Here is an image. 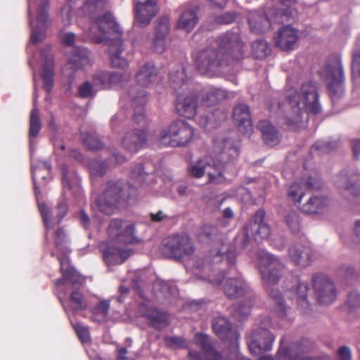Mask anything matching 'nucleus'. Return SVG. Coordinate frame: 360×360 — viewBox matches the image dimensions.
<instances>
[{
	"mask_svg": "<svg viewBox=\"0 0 360 360\" xmlns=\"http://www.w3.org/2000/svg\"><path fill=\"white\" fill-rule=\"evenodd\" d=\"M324 75L328 82V88L333 98L340 97L344 91L345 73L340 57L331 55L327 59Z\"/></svg>",
	"mask_w": 360,
	"mask_h": 360,
	"instance_id": "nucleus-10",
	"label": "nucleus"
},
{
	"mask_svg": "<svg viewBox=\"0 0 360 360\" xmlns=\"http://www.w3.org/2000/svg\"><path fill=\"white\" fill-rule=\"evenodd\" d=\"M175 106L179 115L191 119L196 114L198 97L193 93L185 96L178 93Z\"/></svg>",
	"mask_w": 360,
	"mask_h": 360,
	"instance_id": "nucleus-23",
	"label": "nucleus"
},
{
	"mask_svg": "<svg viewBox=\"0 0 360 360\" xmlns=\"http://www.w3.org/2000/svg\"><path fill=\"white\" fill-rule=\"evenodd\" d=\"M137 317L143 318L148 326L157 330H162L169 326V315L167 313L158 310L148 302H140L135 309Z\"/></svg>",
	"mask_w": 360,
	"mask_h": 360,
	"instance_id": "nucleus-13",
	"label": "nucleus"
},
{
	"mask_svg": "<svg viewBox=\"0 0 360 360\" xmlns=\"http://www.w3.org/2000/svg\"><path fill=\"white\" fill-rule=\"evenodd\" d=\"M129 97L134 109L133 120L140 125L146 123L143 106L148 101V95L143 90H137L136 88L130 89Z\"/></svg>",
	"mask_w": 360,
	"mask_h": 360,
	"instance_id": "nucleus-21",
	"label": "nucleus"
},
{
	"mask_svg": "<svg viewBox=\"0 0 360 360\" xmlns=\"http://www.w3.org/2000/svg\"><path fill=\"white\" fill-rule=\"evenodd\" d=\"M212 328L214 334L222 341L231 345L238 344L239 333L226 317L221 316L214 317L212 321Z\"/></svg>",
	"mask_w": 360,
	"mask_h": 360,
	"instance_id": "nucleus-17",
	"label": "nucleus"
},
{
	"mask_svg": "<svg viewBox=\"0 0 360 360\" xmlns=\"http://www.w3.org/2000/svg\"><path fill=\"white\" fill-rule=\"evenodd\" d=\"M224 147L221 148L219 162H210L209 161L206 171L207 175V184H221L226 181L224 175L226 163L236 160L239 155V149L235 146H231L228 140H224Z\"/></svg>",
	"mask_w": 360,
	"mask_h": 360,
	"instance_id": "nucleus-8",
	"label": "nucleus"
},
{
	"mask_svg": "<svg viewBox=\"0 0 360 360\" xmlns=\"http://www.w3.org/2000/svg\"><path fill=\"white\" fill-rule=\"evenodd\" d=\"M131 78L128 72L122 73L114 71L102 70L92 76V82L97 90H106L112 88L123 87Z\"/></svg>",
	"mask_w": 360,
	"mask_h": 360,
	"instance_id": "nucleus-12",
	"label": "nucleus"
},
{
	"mask_svg": "<svg viewBox=\"0 0 360 360\" xmlns=\"http://www.w3.org/2000/svg\"><path fill=\"white\" fill-rule=\"evenodd\" d=\"M311 281L316 300L319 303L330 304L335 300V286L326 275L321 273L315 274Z\"/></svg>",
	"mask_w": 360,
	"mask_h": 360,
	"instance_id": "nucleus-15",
	"label": "nucleus"
},
{
	"mask_svg": "<svg viewBox=\"0 0 360 360\" xmlns=\"http://www.w3.org/2000/svg\"><path fill=\"white\" fill-rule=\"evenodd\" d=\"M335 184L350 201L360 203V176L358 174L341 172L335 176Z\"/></svg>",
	"mask_w": 360,
	"mask_h": 360,
	"instance_id": "nucleus-14",
	"label": "nucleus"
},
{
	"mask_svg": "<svg viewBox=\"0 0 360 360\" xmlns=\"http://www.w3.org/2000/svg\"><path fill=\"white\" fill-rule=\"evenodd\" d=\"M49 6V0H40L38 8L37 20L39 23H41V28H34L31 34L30 41L33 44L39 42L44 35L45 25L48 20V8Z\"/></svg>",
	"mask_w": 360,
	"mask_h": 360,
	"instance_id": "nucleus-28",
	"label": "nucleus"
},
{
	"mask_svg": "<svg viewBox=\"0 0 360 360\" xmlns=\"http://www.w3.org/2000/svg\"><path fill=\"white\" fill-rule=\"evenodd\" d=\"M108 169V162L107 160H92L90 163L91 174L94 176H103Z\"/></svg>",
	"mask_w": 360,
	"mask_h": 360,
	"instance_id": "nucleus-52",
	"label": "nucleus"
},
{
	"mask_svg": "<svg viewBox=\"0 0 360 360\" xmlns=\"http://www.w3.org/2000/svg\"><path fill=\"white\" fill-rule=\"evenodd\" d=\"M216 232L217 229L212 225L204 224L198 230V237L200 240L210 238L212 236L214 235Z\"/></svg>",
	"mask_w": 360,
	"mask_h": 360,
	"instance_id": "nucleus-61",
	"label": "nucleus"
},
{
	"mask_svg": "<svg viewBox=\"0 0 360 360\" xmlns=\"http://www.w3.org/2000/svg\"><path fill=\"white\" fill-rule=\"evenodd\" d=\"M90 63V52L89 50L85 48L77 47L69 56L66 65L70 69L77 70L89 65Z\"/></svg>",
	"mask_w": 360,
	"mask_h": 360,
	"instance_id": "nucleus-31",
	"label": "nucleus"
},
{
	"mask_svg": "<svg viewBox=\"0 0 360 360\" xmlns=\"http://www.w3.org/2000/svg\"><path fill=\"white\" fill-rule=\"evenodd\" d=\"M244 46L238 32H226L197 54L196 70L201 75H212L222 65L242 59Z\"/></svg>",
	"mask_w": 360,
	"mask_h": 360,
	"instance_id": "nucleus-3",
	"label": "nucleus"
},
{
	"mask_svg": "<svg viewBox=\"0 0 360 360\" xmlns=\"http://www.w3.org/2000/svg\"><path fill=\"white\" fill-rule=\"evenodd\" d=\"M225 98V92L219 89H211L202 96V103L205 106H212Z\"/></svg>",
	"mask_w": 360,
	"mask_h": 360,
	"instance_id": "nucleus-43",
	"label": "nucleus"
},
{
	"mask_svg": "<svg viewBox=\"0 0 360 360\" xmlns=\"http://www.w3.org/2000/svg\"><path fill=\"white\" fill-rule=\"evenodd\" d=\"M193 342L200 347L205 354V360H224L221 353L215 349L214 342L208 335L203 333H195Z\"/></svg>",
	"mask_w": 360,
	"mask_h": 360,
	"instance_id": "nucleus-25",
	"label": "nucleus"
},
{
	"mask_svg": "<svg viewBox=\"0 0 360 360\" xmlns=\"http://www.w3.org/2000/svg\"><path fill=\"white\" fill-rule=\"evenodd\" d=\"M105 0H85L81 10L89 17L92 24L89 28V32H94V30L97 29L102 35L96 39V42H108L112 66L124 69L129 63L126 59L120 56L124 50L123 40L120 37L122 30L111 13L100 14L105 9Z\"/></svg>",
	"mask_w": 360,
	"mask_h": 360,
	"instance_id": "nucleus-1",
	"label": "nucleus"
},
{
	"mask_svg": "<svg viewBox=\"0 0 360 360\" xmlns=\"http://www.w3.org/2000/svg\"><path fill=\"white\" fill-rule=\"evenodd\" d=\"M99 249L103 254L104 262L108 265L121 264L131 255L129 250L111 246L106 242L101 243Z\"/></svg>",
	"mask_w": 360,
	"mask_h": 360,
	"instance_id": "nucleus-20",
	"label": "nucleus"
},
{
	"mask_svg": "<svg viewBox=\"0 0 360 360\" xmlns=\"http://www.w3.org/2000/svg\"><path fill=\"white\" fill-rule=\"evenodd\" d=\"M147 144V134L143 129H137L127 132L122 139L123 147L136 153Z\"/></svg>",
	"mask_w": 360,
	"mask_h": 360,
	"instance_id": "nucleus-26",
	"label": "nucleus"
},
{
	"mask_svg": "<svg viewBox=\"0 0 360 360\" xmlns=\"http://www.w3.org/2000/svg\"><path fill=\"white\" fill-rule=\"evenodd\" d=\"M252 51L256 58L261 60L266 58L270 54L271 49L266 41L259 39L252 42Z\"/></svg>",
	"mask_w": 360,
	"mask_h": 360,
	"instance_id": "nucleus-47",
	"label": "nucleus"
},
{
	"mask_svg": "<svg viewBox=\"0 0 360 360\" xmlns=\"http://www.w3.org/2000/svg\"><path fill=\"white\" fill-rule=\"evenodd\" d=\"M258 267L262 279L266 288L276 284L281 276L283 265L281 262L264 250H259L257 252ZM270 297L276 302V311L281 318L286 316L287 308L285 306L281 295L278 290L268 289Z\"/></svg>",
	"mask_w": 360,
	"mask_h": 360,
	"instance_id": "nucleus-5",
	"label": "nucleus"
},
{
	"mask_svg": "<svg viewBox=\"0 0 360 360\" xmlns=\"http://www.w3.org/2000/svg\"><path fill=\"white\" fill-rule=\"evenodd\" d=\"M292 345L296 354H298L299 356L308 353L314 349L313 342L306 338H302L299 341L293 342Z\"/></svg>",
	"mask_w": 360,
	"mask_h": 360,
	"instance_id": "nucleus-50",
	"label": "nucleus"
},
{
	"mask_svg": "<svg viewBox=\"0 0 360 360\" xmlns=\"http://www.w3.org/2000/svg\"><path fill=\"white\" fill-rule=\"evenodd\" d=\"M309 287L306 282H299L297 285L296 294L297 307L304 314H307L310 310L309 304L307 300V294Z\"/></svg>",
	"mask_w": 360,
	"mask_h": 360,
	"instance_id": "nucleus-37",
	"label": "nucleus"
},
{
	"mask_svg": "<svg viewBox=\"0 0 360 360\" xmlns=\"http://www.w3.org/2000/svg\"><path fill=\"white\" fill-rule=\"evenodd\" d=\"M39 210L42 218L44 226L46 230L45 236L47 237L49 231L53 229L55 226L60 225L63 219L68 213V207L65 202H60L58 204L56 208V220L52 217L51 210L46 203L39 204Z\"/></svg>",
	"mask_w": 360,
	"mask_h": 360,
	"instance_id": "nucleus-18",
	"label": "nucleus"
},
{
	"mask_svg": "<svg viewBox=\"0 0 360 360\" xmlns=\"http://www.w3.org/2000/svg\"><path fill=\"white\" fill-rule=\"evenodd\" d=\"M233 120L238 129L243 134H248L252 130L249 107L245 104L236 106L233 110Z\"/></svg>",
	"mask_w": 360,
	"mask_h": 360,
	"instance_id": "nucleus-27",
	"label": "nucleus"
},
{
	"mask_svg": "<svg viewBox=\"0 0 360 360\" xmlns=\"http://www.w3.org/2000/svg\"><path fill=\"white\" fill-rule=\"evenodd\" d=\"M155 37H161L166 38L169 32V20L166 16H162L156 21L155 27Z\"/></svg>",
	"mask_w": 360,
	"mask_h": 360,
	"instance_id": "nucleus-53",
	"label": "nucleus"
},
{
	"mask_svg": "<svg viewBox=\"0 0 360 360\" xmlns=\"http://www.w3.org/2000/svg\"><path fill=\"white\" fill-rule=\"evenodd\" d=\"M352 71L353 75L360 77V50H354L352 53Z\"/></svg>",
	"mask_w": 360,
	"mask_h": 360,
	"instance_id": "nucleus-64",
	"label": "nucleus"
},
{
	"mask_svg": "<svg viewBox=\"0 0 360 360\" xmlns=\"http://www.w3.org/2000/svg\"><path fill=\"white\" fill-rule=\"evenodd\" d=\"M198 8H188L186 9L180 15L177 23L176 28L184 30L187 32L192 31L198 22Z\"/></svg>",
	"mask_w": 360,
	"mask_h": 360,
	"instance_id": "nucleus-35",
	"label": "nucleus"
},
{
	"mask_svg": "<svg viewBox=\"0 0 360 360\" xmlns=\"http://www.w3.org/2000/svg\"><path fill=\"white\" fill-rule=\"evenodd\" d=\"M158 79V72L154 63H146L140 68L136 75V79L139 85L148 87L155 84Z\"/></svg>",
	"mask_w": 360,
	"mask_h": 360,
	"instance_id": "nucleus-29",
	"label": "nucleus"
},
{
	"mask_svg": "<svg viewBox=\"0 0 360 360\" xmlns=\"http://www.w3.org/2000/svg\"><path fill=\"white\" fill-rule=\"evenodd\" d=\"M68 302L70 309L73 311H83L88 307V303L84 295L76 290L70 293Z\"/></svg>",
	"mask_w": 360,
	"mask_h": 360,
	"instance_id": "nucleus-42",
	"label": "nucleus"
},
{
	"mask_svg": "<svg viewBox=\"0 0 360 360\" xmlns=\"http://www.w3.org/2000/svg\"><path fill=\"white\" fill-rule=\"evenodd\" d=\"M146 175L147 174L144 172L143 167L141 164L136 165L130 174L131 179L140 185L144 181Z\"/></svg>",
	"mask_w": 360,
	"mask_h": 360,
	"instance_id": "nucleus-59",
	"label": "nucleus"
},
{
	"mask_svg": "<svg viewBox=\"0 0 360 360\" xmlns=\"http://www.w3.org/2000/svg\"><path fill=\"white\" fill-rule=\"evenodd\" d=\"M74 329L82 342H88L91 340L88 328L79 323L74 325Z\"/></svg>",
	"mask_w": 360,
	"mask_h": 360,
	"instance_id": "nucleus-62",
	"label": "nucleus"
},
{
	"mask_svg": "<svg viewBox=\"0 0 360 360\" xmlns=\"http://www.w3.org/2000/svg\"><path fill=\"white\" fill-rule=\"evenodd\" d=\"M162 252L168 257L181 259L191 257L195 252V247L187 233H177L169 236L163 240Z\"/></svg>",
	"mask_w": 360,
	"mask_h": 360,
	"instance_id": "nucleus-9",
	"label": "nucleus"
},
{
	"mask_svg": "<svg viewBox=\"0 0 360 360\" xmlns=\"http://www.w3.org/2000/svg\"><path fill=\"white\" fill-rule=\"evenodd\" d=\"M110 307L109 300H105L98 302L91 310L92 320L96 322H103L106 321L108 316Z\"/></svg>",
	"mask_w": 360,
	"mask_h": 360,
	"instance_id": "nucleus-39",
	"label": "nucleus"
},
{
	"mask_svg": "<svg viewBox=\"0 0 360 360\" xmlns=\"http://www.w3.org/2000/svg\"><path fill=\"white\" fill-rule=\"evenodd\" d=\"M257 127L261 131L262 139L266 145L274 146L279 143V133L269 121L260 120Z\"/></svg>",
	"mask_w": 360,
	"mask_h": 360,
	"instance_id": "nucleus-33",
	"label": "nucleus"
},
{
	"mask_svg": "<svg viewBox=\"0 0 360 360\" xmlns=\"http://www.w3.org/2000/svg\"><path fill=\"white\" fill-rule=\"evenodd\" d=\"M53 239L56 248L63 255H66L70 252V248L67 246L69 241L68 236L63 226H58L53 233Z\"/></svg>",
	"mask_w": 360,
	"mask_h": 360,
	"instance_id": "nucleus-38",
	"label": "nucleus"
},
{
	"mask_svg": "<svg viewBox=\"0 0 360 360\" xmlns=\"http://www.w3.org/2000/svg\"><path fill=\"white\" fill-rule=\"evenodd\" d=\"M134 229L135 226L134 224H127L124 226L122 231L119 233V236L117 237V239L125 243H134L136 240L134 236Z\"/></svg>",
	"mask_w": 360,
	"mask_h": 360,
	"instance_id": "nucleus-51",
	"label": "nucleus"
},
{
	"mask_svg": "<svg viewBox=\"0 0 360 360\" xmlns=\"http://www.w3.org/2000/svg\"><path fill=\"white\" fill-rule=\"evenodd\" d=\"M338 146L335 141H319L316 142L311 148L310 153L318 152L319 153H328L335 149Z\"/></svg>",
	"mask_w": 360,
	"mask_h": 360,
	"instance_id": "nucleus-55",
	"label": "nucleus"
},
{
	"mask_svg": "<svg viewBox=\"0 0 360 360\" xmlns=\"http://www.w3.org/2000/svg\"><path fill=\"white\" fill-rule=\"evenodd\" d=\"M157 4V0H146L145 2H137L134 7L135 22L141 27L147 26L158 12Z\"/></svg>",
	"mask_w": 360,
	"mask_h": 360,
	"instance_id": "nucleus-19",
	"label": "nucleus"
},
{
	"mask_svg": "<svg viewBox=\"0 0 360 360\" xmlns=\"http://www.w3.org/2000/svg\"><path fill=\"white\" fill-rule=\"evenodd\" d=\"M220 113V111L216 110L213 112H208L207 114L201 116L198 119V124L201 127L204 129H210L215 127L216 120L215 116Z\"/></svg>",
	"mask_w": 360,
	"mask_h": 360,
	"instance_id": "nucleus-56",
	"label": "nucleus"
},
{
	"mask_svg": "<svg viewBox=\"0 0 360 360\" xmlns=\"http://www.w3.org/2000/svg\"><path fill=\"white\" fill-rule=\"evenodd\" d=\"M136 193L135 186L126 184L121 179H111L103 185L101 193L95 198L94 205L101 213L111 215L121 204L127 202Z\"/></svg>",
	"mask_w": 360,
	"mask_h": 360,
	"instance_id": "nucleus-6",
	"label": "nucleus"
},
{
	"mask_svg": "<svg viewBox=\"0 0 360 360\" xmlns=\"http://www.w3.org/2000/svg\"><path fill=\"white\" fill-rule=\"evenodd\" d=\"M209 161L208 158H205L198 160L196 162L191 165L188 169V174L189 176L196 179L202 177L206 174Z\"/></svg>",
	"mask_w": 360,
	"mask_h": 360,
	"instance_id": "nucleus-46",
	"label": "nucleus"
},
{
	"mask_svg": "<svg viewBox=\"0 0 360 360\" xmlns=\"http://www.w3.org/2000/svg\"><path fill=\"white\" fill-rule=\"evenodd\" d=\"M248 20L251 32L256 34H262L271 27L270 20L264 13L250 12Z\"/></svg>",
	"mask_w": 360,
	"mask_h": 360,
	"instance_id": "nucleus-32",
	"label": "nucleus"
},
{
	"mask_svg": "<svg viewBox=\"0 0 360 360\" xmlns=\"http://www.w3.org/2000/svg\"><path fill=\"white\" fill-rule=\"evenodd\" d=\"M235 217L234 212L231 207H226L222 211V219H219L218 223L223 227L227 226L231 220Z\"/></svg>",
	"mask_w": 360,
	"mask_h": 360,
	"instance_id": "nucleus-63",
	"label": "nucleus"
},
{
	"mask_svg": "<svg viewBox=\"0 0 360 360\" xmlns=\"http://www.w3.org/2000/svg\"><path fill=\"white\" fill-rule=\"evenodd\" d=\"M170 85L172 89L177 91L179 89H184L186 86L185 69L181 65H179L176 71L169 73Z\"/></svg>",
	"mask_w": 360,
	"mask_h": 360,
	"instance_id": "nucleus-40",
	"label": "nucleus"
},
{
	"mask_svg": "<svg viewBox=\"0 0 360 360\" xmlns=\"http://www.w3.org/2000/svg\"><path fill=\"white\" fill-rule=\"evenodd\" d=\"M194 136L195 129L191 125L184 120H176L160 131L158 141L165 146L183 147L189 144Z\"/></svg>",
	"mask_w": 360,
	"mask_h": 360,
	"instance_id": "nucleus-7",
	"label": "nucleus"
},
{
	"mask_svg": "<svg viewBox=\"0 0 360 360\" xmlns=\"http://www.w3.org/2000/svg\"><path fill=\"white\" fill-rule=\"evenodd\" d=\"M82 143L84 146L93 151L101 150L103 148V143L95 134L89 132H82Z\"/></svg>",
	"mask_w": 360,
	"mask_h": 360,
	"instance_id": "nucleus-45",
	"label": "nucleus"
},
{
	"mask_svg": "<svg viewBox=\"0 0 360 360\" xmlns=\"http://www.w3.org/2000/svg\"><path fill=\"white\" fill-rule=\"evenodd\" d=\"M124 221L119 219H112L108 225V231L109 234L115 236L116 238L119 236V233L124 228Z\"/></svg>",
	"mask_w": 360,
	"mask_h": 360,
	"instance_id": "nucleus-60",
	"label": "nucleus"
},
{
	"mask_svg": "<svg viewBox=\"0 0 360 360\" xmlns=\"http://www.w3.org/2000/svg\"><path fill=\"white\" fill-rule=\"evenodd\" d=\"M253 306V300L252 298H248L241 304L234 307L232 311V315L234 318L239 321L245 319L250 314Z\"/></svg>",
	"mask_w": 360,
	"mask_h": 360,
	"instance_id": "nucleus-48",
	"label": "nucleus"
},
{
	"mask_svg": "<svg viewBox=\"0 0 360 360\" xmlns=\"http://www.w3.org/2000/svg\"><path fill=\"white\" fill-rule=\"evenodd\" d=\"M285 221L292 233H297L300 231L301 220L299 214L295 211H289L285 216Z\"/></svg>",
	"mask_w": 360,
	"mask_h": 360,
	"instance_id": "nucleus-49",
	"label": "nucleus"
},
{
	"mask_svg": "<svg viewBox=\"0 0 360 360\" xmlns=\"http://www.w3.org/2000/svg\"><path fill=\"white\" fill-rule=\"evenodd\" d=\"M274 336L267 329L258 328L252 332L247 338L250 352L255 356L271 350Z\"/></svg>",
	"mask_w": 360,
	"mask_h": 360,
	"instance_id": "nucleus-16",
	"label": "nucleus"
},
{
	"mask_svg": "<svg viewBox=\"0 0 360 360\" xmlns=\"http://www.w3.org/2000/svg\"><path fill=\"white\" fill-rule=\"evenodd\" d=\"M166 346L171 349L188 348L186 340L182 337L166 335L164 338Z\"/></svg>",
	"mask_w": 360,
	"mask_h": 360,
	"instance_id": "nucleus-54",
	"label": "nucleus"
},
{
	"mask_svg": "<svg viewBox=\"0 0 360 360\" xmlns=\"http://www.w3.org/2000/svg\"><path fill=\"white\" fill-rule=\"evenodd\" d=\"M290 259L296 265L307 266L314 259L315 254L309 245L301 243L295 244L288 250Z\"/></svg>",
	"mask_w": 360,
	"mask_h": 360,
	"instance_id": "nucleus-22",
	"label": "nucleus"
},
{
	"mask_svg": "<svg viewBox=\"0 0 360 360\" xmlns=\"http://www.w3.org/2000/svg\"><path fill=\"white\" fill-rule=\"evenodd\" d=\"M286 99L291 105L294 115L292 117L285 116L283 118V124L290 130H296L302 120V110L300 103H303L308 113L317 115L321 110L319 101V94L315 84L311 82L304 83L302 85L300 93L291 89L288 91Z\"/></svg>",
	"mask_w": 360,
	"mask_h": 360,
	"instance_id": "nucleus-4",
	"label": "nucleus"
},
{
	"mask_svg": "<svg viewBox=\"0 0 360 360\" xmlns=\"http://www.w3.org/2000/svg\"><path fill=\"white\" fill-rule=\"evenodd\" d=\"M94 86L93 82L91 83L89 81L84 82L83 84L79 85L78 87V94L79 97L82 98H86L89 97L95 96L96 92L98 91L97 89H94Z\"/></svg>",
	"mask_w": 360,
	"mask_h": 360,
	"instance_id": "nucleus-58",
	"label": "nucleus"
},
{
	"mask_svg": "<svg viewBox=\"0 0 360 360\" xmlns=\"http://www.w3.org/2000/svg\"><path fill=\"white\" fill-rule=\"evenodd\" d=\"M54 59L51 54L44 56V63L42 67L41 78L46 91L50 93L53 87Z\"/></svg>",
	"mask_w": 360,
	"mask_h": 360,
	"instance_id": "nucleus-34",
	"label": "nucleus"
},
{
	"mask_svg": "<svg viewBox=\"0 0 360 360\" xmlns=\"http://www.w3.org/2000/svg\"><path fill=\"white\" fill-rule=\"evenodd\" d=\"M328 205V200L323 196H312L306 203L298 205L301 211L308 214H318Z\"/></svg>",
	"mask_w": 360,
	"mask_h": 360,
	"instance_id": "nucleus-36",
	"label": "nucleus"
},
{
	"mask_svg": "<svg viewBox=\"0 0 360 360\" xmlns=\"http://www.w3.org/2000/svg\"><path fill=\"white\" fill-rule=\"evenodd\" d=\"M276 359L277 360H298L299 354H296L292 344L290 347L280 348L277 352Z\"/></svg>",
	"mask_w": 360,
	"mask_h": 360,
	"instance_id": "nucleus-57",
	"label": "nucleus"
},
{
	"mask_svg": "<svg viewBox=\"0 0 360 360\" xmlns=\"http://www.w3.org/2000/svg\"><path fill=\"white\" fill-rule=\"evenodd\" d=\"M266 212L264 209L258 210L252 216L250 221L245 224L234 238L233 245L221 244L220 248H214L210 250L208 264H205L203 260L196 262V268L198 269L205 267L210 268L214 264L226 261L229 266L235 265L237 253L245 249L249 244L250 237L258 241L268 238L271 234L270 226L264 221Z\"/></svg>",
	"mask_w": 360,
	"mask_h": 360,
	"instance_id": "nucleus-2",
	"label": "nucleus"
},
{
	"mask_svg": "<svg viewBox=\"0 0 360 360\" xmlns=\"http://www.w3.org/2000/svg\"><path fill=\"white\" fill-rule=\"evenodd\" d=\"M58 260L60 263V270L62 275L66 281L71 283L73 288L80 286L84 282L83 277L72 268L68 267L67 269H64L63 264V259L61 257H58Z\"/></svg>",
	"mask_w": 360,
	"mask_h": 360,
	"instance_id": "nucleus-41",
	"label": "nucleus"
},
{
	"mask_svg": "<svg viewBox=\"0 0 360 360\" xmlns=\"http://www.w3.org/2000/svg\"><path fill=\"white\" fill-rule=\"evenodd\" d=\"M41 123L39 117V111L37 106L34 105L30 115L29 136L36 137L40 132Z\"/></svg>",
	"mask_w": 360,
	"mask_h": 360,
	"instance_id": "nucleus-44",
	"label": "nucleus"
},
{
	"mask_svg": "<svg viewBox=\"0 0 360 360\" xmlns=\"http://www.w3.org/2000/svg\"><path fill=\"white\" fill-rule=\"evenodd\" d=\"M248 288L242 278H229L224 285V292L229 299H235L245 295Z\"/></svg>",
	"mask_w": 360,
	"mask_h": 360,
	"instance_id": "nucleus-30",
	"label": "nucleus"
},
{
	"mask_svg": "<svg viewBox=\"0 0 360 360\" xmlns=\"http://www.w3.org/2000/svg\"><path fill=\"white\" fill-rule=\"evenodd\" d=\"M274 40L276 46L281 50H292L298 40L297 30L290 25L282 26L277 31Z\"/></svg>",
	"mask_w": 360,
	"mask_h": 360,
	"instance_id": "nucleus-24",
	"label": "nucleus"
},
{
	"mask_svg": "<svg viewBox=\"0 0 360 360\" xmlns=\"http://www.w3.org/2000/svg\"><path fill=\"white\" fill-rule=\"evenodd\" d=\"M322 186L323 183L319 174L313 172L294 181L288 189V196L298 206L307 190L319 191Z\"/></svg>",
	"mask_w": 360,
	"mask_h": 360,
	"instance_id": "nucleus-11",
	"label": "nucleus"
}]
</instances>
